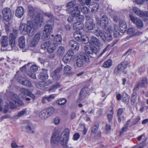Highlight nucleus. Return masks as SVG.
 Here are the masks:
<instances>
[{
  "label": "nucleus",
  "instance_id": "c85d7f7f",
  "mask_svg": "<svg viewBox=\"0 0 148 148\" xmlns=\"http://www.w3.org/2000/svg\"><path fill=\"white\" fill-rule=\"evenodd\" d=\"M44 72L45 73H41L38 75V78L42 80H45L46 79H47L48 78V75L46 73L47 70H43Z\"/></svg>",
  "mask_w": 148,
  "mask_h": 148
},
{
  "label": "nucleus",
  "instance_id": "6ab92c4d",
  "mask_svg": "<svg viewBox=\"0 0 148 148\" xmlns=\"http://www.w3.org/2000/svg\"><path fill=\"white\" fill-rule=\"evenodd\" d=\"M147 84V79L146 78L143 79L141 82H139L135 86V88H138L140 87H145Z\"/></svg>",
  "mask_w": 148,
  "mask_h": 148
},
{
  "label": "nucleus",
  "instance_id": "6e6552de",
  "mask_svg": "<svg viewBox=\"0 0 148 148\" xmlns=\"http://www.w3.org/2000/svg\"><path fill=\"white\" fill-rule=\"evenodd\" d=\"M100 47L95 46L90 47L88 45H87L84 47L85 51L87 53L92 54L93 53L97 54L100 51Z\"/></svg>",
  "mask_w": 148,
  "mask_h": 148
},
{
  "label": "nucleus",
  "instance_id": "a878e982",
  "mask_svg": "<svg viewBox=\"0 0 148 148\" xmlns=\"http://www.w3.org/2000/svg\"><path fill=\"white\" fill-rule=\"evenodd\" d=\"M1 43L3 47H6L8 45V37L3 36L1 38Z\"/></svg>",
  "mask_w": 148,
  "mask_h": 148
},
{
  "label": "nucleus",
  "instance_id": "cd10ccee",
  "mask_svg": "<svg viewBox=\"0 0 148 148\" xmlns=\"http://www.w3.org/2000/svg\"><path fill=\"white\" fill-rule=\"evenodd\" d=\"M18 45L19 47L21 48L24 47L25 46V37L23 36H21L18 38Z\"/></svg>",
  "mask_w": 148,
  "mask_h": 148
},
{
  "label": "nucleus",
  "instance_id": "338daca9",
  "mask_svg": "<svg viewBox=\"0 0 148 148\" xmlns=\"http://www.w3.org/2000/svg\"><path fill=\"white\" fill-rule=\"evenodd\" d=\"M11 147L12 148H16L19 147L14 141H13L11 144Z\"/></svg>",
  "mask_w": 148,
  "mask_h": 148
},
{
  "label": "nucleus",
  "instance_id": "a19ab883",
  "mask_svg": "<svg viewBox=\"0 0 148 148\" xmlns=\"http://www.w3.org/2000/svg\"><path fill=\"white\" fill-rule=\"evenodd\" d=\"M81 24L79 22H77L75 23L73 26V29L76 30H80L81 28Z\"/></svg>",
  "mask_w": 148,
  "mask_h": 148
},
{
  "label": "nucleus",
  "instance_id": "e2e57ef3",
  "mask_svg": "<svg viewBox=\"0 0 148 148\" xmlns=\"http://www.w3.org/2000/svg\"><path fill=\"white\" fill-rule=\"evenodd\" d=\"M66 54L68 56H70L71 58H72V57L74 54V53L73 51L71 50H69L68 51Z\"/></svg>",
  "mask_w": 148,
  "mask_h": 148
},
{
  "label": "nucleus",
  "instance_id": "f704fd0d",
  "mask_svg": "<svg viewBox=\"0 0 148 148\" xmlns=\"http://www.w3.org/2000/svg\"><path fill=\"white\" fill-rule=\"evenodd\" d=\"M138 95L136 92H134L132 93L131 98V103L132 105H134L136 103L137 98Z\"/></svg>",
  "mask_w": 148,
  "mask_h": 148
},
{
  "label": "nucleus",
  "instance_id": "412c9836",
  "mask_svg": "<svg viewBox=\"0 0 148 148\" xmlns=\"http://www.w3.org/2000/svg\"><path fill=\"white\" fill-rule=\"evenodd\" d=\"M24 12V9L21 7H18L16 11V16L19 18H21Z\"/></svg>",
  "mask_w": 148,
  "mask_h": 148
},
{
  "label": "nucleus",
  "instance_id": "ea45409f",
  "mask_svg": "<svg viewBox=\"0 0 148 148\" xmlns=\"http://www.w3.org/2000/svg\"><path fill=\"white\" fill-rule=\"evenodd\" d=\"M65 49L63 47L60 46L57 49V53L59 55H62L64 53Z\"/></svg>",
  "mask_w": 148,
  "mask_h": 148
},
{
  "label": "nucleus",
  "instance_id": "de8ad7c7",
  "mask_svg": "<svg viewBox=\"0 0 148 148\" xmlns=\"http://www.w3.org/2000/svg\"><path fill=\"white\" fill-rule=\"evenodd\" d=\"M71 58L70 56H69L66 54L63 57L62 60L64 63H67L71 61Z\"/></svg>",
  "mask_w": 148,
  "mask_h": 148
},
{
  "label": "nucleus",
  "instance_id": "5701e85b",
  "mask_svg": "<svg viewBox=\"0 0 148 148\" xmlns=\"http://www.w3.org/2000/svg\"><path fill=\"white\" fill-rule=\"evenodd\" d=\"M86 29L89 30H92L95 25L93 20H90L89 21H86Z\"/></svg>",
  "mask_w": 148,
  "mask_h": 148
},
{
  "label": "nucleus",
  "instance_id": "f03ea898",
  "mask_svg": "<svg viewBox=\"0 0 148 148\" xmlns=\"http://www.w3.org/2000/svg\"><path fill=\"white\" fill-rule=\"evenodd\" d=\"M42 22V18L37 15V17L34 18V20L28 21L27 25L21 23L19 27V31L23 34H27L29 36H31L35 33L36 27L40 26Z\"/></svg>",
  "mask_w": 148,
  "mask_h": 148
},
{
  "label": "nucleus",
  "instance_id": "680f3d73",
  "mask_svg": "<svg viewBox=\"0 0 148 148\" xmlns=\"http://www.w3.org/2000/svg\"><path fill=\"white\" fill-rule=\"evenodd\" d=\"M78 18H77V21L79 22H82L84 21V17L82 15H79Z\"/></svg>",
  "mask_w": 148,
  "mask_h": 148
},
{
  "label": "nucleus",
  "instance_id": "9b49d317",
  "mask_svg": "<svg viewBox=\"0 0 148 148\" xmlns=\"http://www.w3.org/2000/svg\"><path fill=\"white\" fill-rule=\"evenodd\" d=\"M22 130L24 131L31 134L34 133L35 132V128L31 123L23 125L22 127Z\"/></svg>",
  "mask_w": 148,
  "mask_h": 148
},
{
  "label": "nucleus",
  "instance_id": "4d7b16f0",
  "mask_svg": "<svg viewBox=\"0 0 148 148\" xmlns=\"http://www.w3.org/2000/svg\"><path fill=\"white\" fill-rule=\"evenodd\" d=\"M56 95V94H52L47 97L48 101L49 102L52 101V100L55 98Z\"/></svg>",
  "mask_w": 148,
  "mask_h": 148
},
{
  "label": "nucleus",
  "instance_id": "0e129e2a",
  "mask_svg": "<svg viewBox=\"0 0 148 148\" xmlns=\"http://www.w3.org/2000/svg\"><path fill=\"white\" fill-rule=\"evenodd\" d=\"M31 71H33V72H35L38 70L37 66L35 65L32 66L30 68Z\"/></svg>",
  "mask_w": 148,
  "mask_h": 148
},
{
  "label": "nucleus",
  "instance_id": "4c0bfd02",
  "mask_svg": "<svg viewBox=\"0 0 148 148\" xmlns=\"http://www.w3.org/2000/svg\"><path fill=\"white\" fill-rule=\"evenodd\" d=\"M60 87V85L59 83H56L54 85L51 86L49 89L51 91L53 92L55 91L57 88H59Z\"/></svg>",
  "mask_w": 148,
  "mask_h": 148
},
{
  "label": "nucleus",
  "instance_id": "a18cd8bd",
  "mask_svg": "<svg viewBox=\"0 0 148 148\" xmlns=\"http://www.w3.org/2000/svg\"><path fill=\"white\" fill-rule=\"evenodd\" d=\"M112 61L111 60H108L104 62L103 66L105 68H109L112 65Z\"/></svg>",
  "mask_w": 148,
  "mask_h": 148
},
{
  "label": "nucleus",
  "instance_id": "c756f323",
  "mask_svg": "<svg viewBox=\"0 0 148 148\" xmlns=\"http://www.w3.org/2000/svg\"><path fill=\"white\" fill-rule=\"evenodd\" d=\"M52 83L51 81L49 79L46 81L42 80L39 83V86L41 87H44L48 85H49Z\"/></svg>",
  "mask_w": 148,
  "mask_h": 148
},
{
  "label": "nucleus",
  "instance_id": "052dcab7",
  "mask_svg": "<svg viewBox=\"0 0 148 148\" xmlns=\"http://www.w3.org/2000/svg\"><path fill=\"white\" fill-rule=\"evenodd\" d=\"M128 125H125L122 129L121 132H120V134L121 135L123 133L125 132L127 129Z\"/></svg>",
  "mask_w": 148,
  "mask_h": 148
},
{
  "label": "nucleus",
  "instance_id": "e433bc0d",
  "mask_svg": "<svg viewBox=\"0 0 148 148\" xmlns=\"http://www.w3.org/2000/svg\"><path fill=\"white\" fill-rule=\"evenodd\" d=\"M46 111V112L48 117L51 115L55 111L54 109L52 107H49L45 109Z\"/></svg>",
  "mask_w": 148,
  "mask_h": 148
},
{
  "label": "nucleus",
  "instance_id": "2f4dec72",
  "mask_svg": "<svg viewBox=\"0 0 148 148\" xmlns=\"http://www.w3.org/2000/svg\"><path fill=\"white\" fill-rule=\"evenodd\" d=\"M128 65L127 62L124 61L122 62L121 64H119L117 67L123 72L124 69L127 67Z\"/></svg>",
  "mask_w": 148,
  "mask_h": 148
},
{
  "label": "nucleus",
  "instance_id": "58836bf2",
  "mask_svg": "<svg viewBox=\"0 0 148 148\" xmlns=\"http://www.w3.org/2000/svg\"><path fill=\"white\" fill-rule=\"evenodd\" d=\"M120 30L119 29V26L118 25H115L114 30V36H117L119 35Z\"/></svg>",
  "mask_w": 148,
  "mask_h": 148
},
{
  "label": "nucleus",
  "instance_id": "3c124183",
  "mask_svg": "<svg viewBox=\"0 0 148 148\" xmlns=\"http://www.w3.org/2000/svg\"><path fill=\"white\" fill-rule=\"evenodd\" d=\"M49 40L43 43L41 45V48L42 49H44L47 48L50 43Z\"/></svg>",
  "mask_w": 148,
  "mask_h": 148
},
{
  "label": "nucleus",
  "instance_id": "a211bd4d",
  "mask_svg": "<svg viewBox=\"0 0 148 148\" xmlns=\"http://www.w3.org/2000/svg\"><path fill=\"white\" fill-rule=\"evenodd\" d=\"M87 88H83L80 91L79 96V99L77 100L78 102H79L80 101L84 99L87 96Z\"/></svg>",
  "mask_w": 148,
  "mask_h": 148
},
{
  "label": "nucleus",
  "instance_id": "69168bd1",
  "mask_svg": "<svg viewBox=\"0 0 148 148\" xmlns=\"http://www.w3.org/2000/svg\"><path fill=\"white\" fill-rule=\"evenodd\" d=\"M60 120L59 118L56 117L54 120V123L55 125H58L60 123Z\"/></svg>",
  "mask_w": 148,
  "mask_h": 148
},
{
  "label": "nucleus",
  "instance_id": "20e7f679",
  "mask_svg": "<svg viewBox=\"0 0 148 148\" xmlns=\"http://www.w3.org/2000/svg\"><path fill=\"white\" fill-rule=\"evenodd\" d=\"M7 106H5V110H7V108L10 107L12 109L16 108L17 106H22L23 105V102L21 101L18 95L16 94H13L11 95L7 102Z\"/></svg>",
  "mask_w": 148,
  "mask_h": 148
},
{
  "label": "nucleus",
  "instance_id": "09e8293b",
  "mask_svg": "<svg viewBox=\"0 0 148 148\" xmlns=\"http://www.w3.org/2000/svg\"><path fill=\"white\" fill-rule=\"evenodd\" d=\"M66 102V100L64 98H61L58 100L56 103L60 105H62L64 104Z\"/></svg>",
  "mask_w": 148,
  "mask_h": 148
},
{
  "label": "nucleus",
  "instance_id": "f8f14e48",
  "mask_svg": "<svg viewBox=\"0 0 148 148\" xmlns=\"http://www.w3.org/2000/svg\"><path fill=\"white\" fill-rule=\"evenodd\" d=\"M90 44L91 45H94L98 47H102L103 44L100 40L95 36H92L91 40L89 41Z\"/></svg>",
  "mask_w": 148,
  "mask_h": 148
},
{
  "label": "nucleus",
  "instance_id": "864d4df0",
  "mask_svg": "<svg viewBox=\"0 0 148 148\" xmlns=\"http://www.w3.org/2000/svg\"><path fill=\"white\" fill-rule=\"evenodd\" d=\"M27 74L32 79H35L36 78L35 73L34 72L29 71L27 72Z\"/></svg>",
  "mask_w": 148,
  "mask_h": 148
},
{
  "label": "nucleus",
  "instance_id": "393cba45",
  "mask_svg": "<svg viewBox=\"0 0 148 148\" xmlns=\"http://www.w3.org/2000/svg\"><path fill=\"white\" fill-rule=\"evenodd\" d=\"M37 114L38 115L39 117L42 120L46 119L48 117V116L47 115L46 111L45 109L37 112Z\"/></svg>",
  "mask_w": 148,
  "mask_h": 148
},
{
  "label": "nucleus",
  "instance_id": "c03bdc74",
  "mask_svg": "<svg viewBox=\"0 0 148 148\" xmlns=\"http://www.w3.org/2000/svg\"><path fill=\"white\" fill-rule=\"evenodd\" d=\"M130 97V96L126 93L124 94L122 97L123 101L126 103H128L129 101Z\"/></svg>",
  "mask_w": 148,
  "mask_h": 148
},
{
  "label": "nucleus",
  "instance_id": "13d9d810",
  "mask_svg": "<svg viewBox=\"0 0 148 148\" xmlns=\"http://www.w3.org/2000/svg\"><path fill=\"white\" fill-rule=\"evenodd\" d=\"M110 113L108 114L107 115V116L109 120H111L112 118L113 114V108L110 111Z\"/></svg>",
  "mask_w": 148,
  "mask_h": 148
},
{
  "label": "nucleus",
  "instance_id": "4468645a",
  "mask_svg": "<svg viewBox=\"0 0 148 148\" xmlns=\"http://www.w3.org/2000/svg\"><path fill=\"white\" fill-rule=\"evenodd\" d=\"M66 6L69 11L70 10V11L75 8H81L80 5L76 4L73 1H71L68 3L66 4Z\"/></svg>",
  "mask_w": 148,
  "mask_h": 148
},
{
  "label": "nucleus",
  "instance_id": "c9c22d12",
  "mask_svg": "<svg viewBox=\"0 0 148 148\" xmlns=\"http://www.w3.org/2000/svg\"><path fill=\"white\" fill-rule=\"evenodd\" d=\"M133 11L136 14L140 17H143V12L140 10L137 7H134L133 8Z\"/></svg>",
  "mask_w": 148,
  "mask_h": 148
},
{
  "label": "nucleus",
  "instance_id": "f3484780",
  "mask_svg": "<svg viewBox=\"0 0 148 148\" xmlns=\"http://www.w3.org/2000/svg\"><path fill=\"white\" fill-rule=\"evenodd\" d=\"M61 70V69L60 68H58L54 70L51 74V76L53 80H56L60 77V72Z\"/></svg>",
  "mask_w": 148,
  "mask_h": 148
},
{
  "label": "nucleus",
  "instance_id": "1a4fd4ad",
  "mask_svg": "<svg viewBox=\"0 0 148 148\" xmlns=\"http://www.w3.org/2000/svg\"><path fill=\"white\" fill-rule=\"evenodd\" d=\"M2 14L4 19L6 21H9L11 18L12 13L10 8H5L2 11Z\"/></svg>",
  "mask_w": 148,
  "mask_h": 148
},
{
  "label": "nucleus",
  "instance_id": "423d86ee",
  "mask_svg": "<svg viewBox=\"0 0 148 148\" xmlns=\"http://www.w3.org/2000/svg\"><path fill=\"white\" fill-rule=\"evenodd\" d=\"M18 31L17 30L14 29L12 32L9 35V43L12 48L14 47L16 45L15 39L17 37Z\"/></svg>",
  "mask_w": 148,
  "mask_h": 148
},
{
  "label": "nucleus",
  "instance_id": "aec40b11",
  "mask_svg": "<svg viewBox=\"0 0 148 148\" xmlns=\"http://www.w3.org/2000/svg\"><path fill=\"white\" fill-rule=\"evenodd\" d=\"M69 46L73 49L77 50L79 48V45L77 41L71 40L69 42Z\"/></svg>",
  "mask_w": 148,
  "mask_h": 148
},
{
  "label": "nucleus",
  "instance_id": "603ef678",
  "mask_svg": "<svg viewBox=\"0 0 148 148\" xmlns=\"http://www.w3.org/2000/svg\"><path fill=\"white\" fill-rule=\"evenodd\" d=\"M81 8L80 9H81V12L84 14H87L89 12V10L88 8L85 6L82 7L81 5Z\"/></svg>",
  "mask_w": 148,
  "mask_h": 148
},
{
  "label": "nucleus",
  "instance_id": "7ed1b4c3",
  "mask_svg": "<svg viewBox=\"0 0 148 148\" xmlns=\"http://www.w3.org/2000/svg\"><path fill=\"white\" fill-rule=\"evenodd\" d=\"M105 29L106 32L104 33L102 30L97 28L94 30V34L97 37L100 36L101 40L105 42L112 40V39L111 34L113 32L112 28L109 30V28H106Z\"/></svg>",
  "mask_w": 148,
  "mask_h": 148
},
{
  "label": "nucleus",
  "instance_id": "bf43d9fd",
  "mask_svg": "<svg viewBox=\"0 0 148 148\" xmlns=\"http://www.w3.org/2000/svg\"><path fill=\"white\" fill-rule=\"evenodd\" d=\"M122 71L119 69L117 67L115 68L114 71V73L115 74L117 75L121 73Z\"/></svg>",
  "mask_w": 148,
  "mask_h": 148
},
{
  "label": "nucleus",
  "instance_id": "473e14b6",
  "mask_svg": "<svg viewBox=\"0 0 148 148\" xmlns=\"http://www.w3.org/2000/svg\"><path fill=\"white\" fill-rule=\"evenodd\" d=\"M80 8H75L71 11V14L72 16L77 17H78L80 15V12L79 11Z\"/></svg>",
  "mask_w": 148,
  "mask_h": 148
},
{
  "label": "nucleus",
  "instance_id": "bb28decb",
  "mask_svg": "<svg viewBox=\"0 0 148 148\" xmlns=\"http://www.w3.org/2000/svg\"><path fill=\"white\" fill-rule=\"evenodd\" d=\"M62 38L60 35H57L54 38L53 40V43L56 45L60 44L62 41Z\"/></svg>",
  "mask_w": 148,
  "mask_h": 148
},
{
  "label": "nucleus",
  "instance_id": "7c9ffc66",
  "mask_svg": "<svg viewBox=\"0 0 148 148\" xmlns=\"http://www.w3.org/2000/svg\"><path fill=\"white\" fill-rule=\"evenodd\" d=\"M56 45L54 43L50 42V43L47 47V51L49 53H51L53 52L56 49Z\"/></svg>",
  "mask_w": 148,
  "mask_h": 148
},
{
  "label": "nucleus",
  "instance_id": "9d476101",
  "mask_svg": "<svg viewBox=\"0 0 148 148\" xmlns=\"http://www.w3.org/2000/svg\"><path fill=\"white\" fill-rule=\"evenodd\" d=\"M130 17L131 21L133 23L136 24L138 28H140L143 27V22L139 18L134 17L131 15L130 16Z\"/></svg>",
  "mask_w": 148,
  "mask_h": 148
},
{
  "label": "nucleus",
  "instance_id": "72a5a7b5",
  "mask_svg": "<svg viewBox=\"0 0 148 148\" xmlns=\"http://www.w3.org/2000/svg\"><path fill=\"white\" fill-rule=\"evenodd\" d=\"M71 68L69 66L66 65L65 66L63 69L64 73L67 75H69L71 74Z\"/></svg>",
  "mask_w": 148,
  "mask_h": 148
},
{
  "label": "nucleus",
  "instance_id": "774afa93",
  "mask_svg": "<svg viewBox=\"0 0 148 148\" xmlns=\"http://www.w3.org/2000/svg\"><path fill=\"white\" fill-rule=\"evenodd\" d=\"M110 45H108L106 48H105L103 50V52L101 53L100 54L99 56H101L103 53H105V52L108 50L109 49V47Z\"/></svg>",
  "mask_w": 148,
  "mask_h": 148
},
{
  "label": "nucleus",
  "instance_id": "b1692460",
  "mask_svg": "<svg viewBox=\"0 0 148 148\" xmlns=\"http://www.w3.org/2000/svg\"><path fill=\"white\" fill-rule=\"evenodd\" d=\"M18 81L22 84L27 86L30 87L31 86V84L29 81L26 79L24 80V79L22 77L18 78Z\"/></svg>",
  "mask_w": 148,
  "mask_h": 148
},
{
  "label": "nucleus",
  "instance_id": "f257e3e1",
  "mask_svg": "<svg viewBox=\"0 0 148 148\" xmlns=\"http://www.w3.org/2000/svg\"><path fill=\"white\" fill-rule=\"evenodd\" d=\"M70 135L69 129L66 128L62 134L58 132H54L51 136V144L52 147L54 148L57 146L60 143L64 148H72L68 147L67 143Z\"/></svg>",
  "mask_w": 148,
  "mask_h": 148
},
{
  "label": "nucleus",
  "instance_id": "2eb2a0df",
  "mask_svg": "<svg viewBox=\"0 0 148 148\" xmlns=\"http://www.w3.org/2000/svg\"><path fill=\"white\" fill-rule=\"evenodd\" d=\"M40 34L39 33H37L35 35L31 42L30 45L31 47H34L37 45L40 40Z\"/></svg>",
  "mask_w": 148,
  "mask_h": 148
},
{
  "label": "nucleus",
  "instance_id": "0eeeda50",
  "mask_svg": "<svg viewBox=\"0 0 148 148\" xmlns=\"http://www.w3.org/2000/svg\"><path fill=\"white\" fill-rule=\"evenodd\" d=\"M53 25V22H51V24L46 25L44 29V32L43 35L42 36V39L43 40L48 39L49 37L50 34L52 32V25Z\"/></svg>",
  "mask_w": 148,
  "mask_h": 148
},
{
  "label": "nucleus",
  "instance_id": "4be33fe9",
  "mask_svg": "<svg viewBox=\"0 0 148 148\" xmlns=\"http://www.w3.org/2000/svg\"><path fill=\"white\" fill-rule=\"evenodd\" d=\"M119 25L121 32L123 33L126 30L127 25L125 21L123 20H120L119 22Z\"/></svg>",
  "mask_w": 148,
  "mask_h": 148
},
{
  "label": "nucleus",
  "instance_id": "6e6d98bb",
  "mask_svg": "<svg viewBox=\"0 0 148 148\" xmlns=\"http://www.w3.org/2000/svg\"><path fill=\"white\" fill-rule=\"evenodd\" d=\"M99 8V5L97 3L94 5V6L92 8L91 11L92 12H95L97 11Z\"/></svg>",
  "mask_w": 148,
  "mask_h": 148
},
{
  "label": "nucleus",
  "instance_id": "37998d69",
  "mask_svg": "<svg viewBox=\"0 0 148 148\" xmlns=\"http://www.w3.org/2000/svg\"><path fill=\"white\" fill-rule=\"evenodd\" d=\"M136 30L134 28H130L127 31L128 34L134 36L136 35Z\"/></svg>",
  "mask_w": 148,
  "mask_h": 148
},
{
  "label": "nucleus",
  "instance_id": "8fccbe9b",
  "mask_svg": "<svg viewBox=\"0 0 148 148\" xmlns=\"http://www.w3.org/2000/svg\"><path fill=\"white\" fill-rule=\"evenodd\" d=\"M26 113V112L25 110H23L19 112L17 115L15 116V118L17 119L20 116H23Z\"/></svg>",
  "mask_w": 148,
  "mask_h": 148
},
{
  "label": "nucleus",
  "instance_id": "ddd939ff",
  "mask_svg": "<svg viewBox=\"0 0 148 148\" xmlns=\"http://www.w3.org/2000/svg\"><path fill=\"white\" fill-rule=\"evenodd\" d=\"M100 23L101 25L105 29H106V28H109V30L110 29L112 28L113 30V28L112 27L109 26L108 27H107L108 23V19L106 16H103L102 17Z\"/></svg>",
  "mask_w": 148,
  "mask_h": 148
},
{
  "label": "nucleus",
  "instance_id": "49530a36",
  "mask_svg": "<svg viewBox=\"0 0 148 148\" xmlns=\"http://www.w3.org/2000/svg\"><path fill=\"white\" fill-rule=\"evenodd\" d=\"M28 15L30 16H33L34 14V8L31 6H29L28 8Z\"/></svg>",
  "mask_w": 148,
  "mask_h": 148
},
{
  "label": "nucleus",
  "instance_id": "39448f33",
  "mask_svg": "<svg viewBox=\"0 0 148 148\" xmlns=\"http://www.w3.org/2000/svg\"><path fill=\"white\" fill-rule=\"evenodd\" d=\"M83 61L88 63L90 62V59L86 54L82 52L79 58L77 60L76 63L77 66L79 67H82L84 64Z\"/></svg>",
  "mask_w": 148,
  "mask_h": 148
},
{
  "label": "nucleus",
  "instance_id": "5fc2aeb1",
  "mask_svg": "<svg viewBox=\"0 0 148 148\" xmlns=\"http://www.w3.org/2000/svg\"><path fill=\"white\" fill-rule=\"evenodd\" d=\"M99 127V125L98 124L95 125L92 127V133L95 134L97 132Z\"/></svg>",
  "mask_w": 148,
  "mask_h": 148
},
{
  "label": "nucleus",
  "instance_id": "dca6fc26",
  "mask_svg": "<svg viewBox=\"0 0 148 148\" xmlns=\"http://www.w3.org/2000/svg\"><path fill=\"white\" fill-rule=\"evenodd\" d=\"M20 91L21 94L29 96L31 97L34 99L35 98V95L29 90L26 88H21L20 89Z\"/></svg>",
  "mask_w": 148,
  "mask_h": 148
},
{
  "label": "nucleus",
  "instance_id": "79ce46f5",
  "mask_svg": "<svg viewBox=\"0 0 148 148\" xmlns=\"http://www.w3.org/2000/svg\"><path fill=\"white\" fill-rule=\"evenodd\" d=\"M73 36L75 39L78 41L80 40L82 37V35L79 34V32H75L74 33Z\"/></svg>",
  "mask_w": 148,
  "mask_h": 148
}]
</instances>
